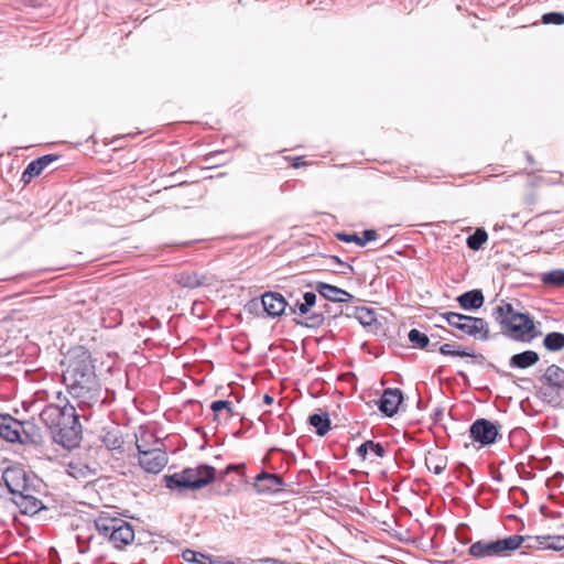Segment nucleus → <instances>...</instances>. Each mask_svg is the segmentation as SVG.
Listing matches in <instances>:
<instances>
[{
  "mask_svg": "<svg viewBox=\"0 0 564 564\" xmlns=\"http://www.w3.org/2000/svg\"><path fill=\"white\" fill-rule=\"evenodd\" d=\"M540 360V356L534 350H525L519 354H514L509 359L510 368L527 369L534 366Z\"/></svg>",
  "mask_w": 564,
  "mask_h": 564,
  "instance_id": "nucleus-21",
  "label": "nucleus"
},
{
  "mask_svg": "<svg viewBox=\"0 0 564 564\" xmlns=\"http://www.w3.org/2000/svg\"><path fill=\"white\" fill-rule=\"evenodd\" d=\"M368 451L369 446H365V442L357 448V453L362 459H366Z\"/></svg>",
  "mask_w": 564,
  "mask_h": 564,
  "instance_id": "nucleus-42",
  "label": "nucleus"
},
{
  "mask_svg": "<svg viewBox=\"0 0 564 564\" xmlns=\"http://www.w3.org/2000/svg\"><path fill=\"white\" fill-rule=\"evenodd\" d=\"M94 523L98 533L107 538L115 547L121 549L134 540L132 525L123 519L101 514Z\"/></svg>",
  "mask_w": 564,
  "mask_h": 564,
  "instance_id": "nucleus-5",
  "label": "nucleus"
},
{
  "mask_svg": "<svg viewBox=\"0 0 564 564\" xmlns=\"http://www.w3.org/2000/svg\"><path fill=\"white\" fill-rule=\"evenodd\" d=\"M377 231L375 229H366L362 231V236L359 237L357 234L337 232L336 238L340 241L350 243L355 242L360 247H365L368 242L377 239Z\"/></svg>",
  "mask_w": 564,
  "mask_h": 564,
  "instance_id": "nucleus-23",
  "label": "nucleus"
},
{
  "mask_svg": "<svg viewBox=\"0 0 564 564\" xmlns=\"http://www.w3.org/2000/svg\"><path fill=\"white\" fill-rule=\"evenodd\" d=\"M500 427L498 422L484 417L477 419L469 426V438L477 443L479 448L490 446L501 438Z\"/></svg>",
  "mask_w": 564,
  "mask_h": 564,
  "instance_id": "nucleus-9",
  "label": "nucleus"
},
{
  "mask_svg": "<svg viewBox=\"0 0 564 564\" xmlns=\"http://www.w3.org/2000/svg\"><path fill=\"white\" fill-rule=\"evenodd\" d=\"M216 478V469L213 466L200 464L196 467H187L178 473L165 475L163 481L166 488L178 494L188 490L200 489Z\"/></svg>",
  "mask_w": 564,
  "mask_h": 564,
  "instance_id": "nucleus-4",
  "label": "nucleus"
},
{
  "mask_svg": "<svg viewBox=\"0 0 564 564\" xmlns=\"http://www.w3.org/2000/svg\"><path fill=\"white\" fill-rule=\"evenodd\" d=\"M443 416V410L437 408L434 410L432 417L435 422H437Z\"/></svg>",
  "mask_w": 564,
  "mask_h": 564,
  "instance_id": "nucleus-44",
  "label": "nucleus"
},
{
  "mask_svg": "<svg viewBox=\"0 0 564 564\" xmlns=\"http://www.w3.org/2000/svg\"><path fill=\"white\" fill-rule=\"evenodd\" d=\"M242 468H245V466H243V465L235 466V465H231V464H230V465H228V466H227V468H226V470H225V474H228V473H229V471H231V470H238V469H242Z\"/></svg>",
  "mask_w": 564,
  "mask_h": 564,
  "instance_id": "nucleus-45",
  "label": "nucleus"
},
{
  "mask_svg": "<svg viewBox=\"0 0 564 564\" xmlns=\"http://www.w3.org/2000/svg\"><path fill=\"white\" fill-rule=\"evenodd\" d=\"M539 380L541 399L552 406H560L564 401V369L557 365H551Z\"/></svg>",
  "mask_w": 564,
  "mask_h": 564,
  "instance_id": "nucleus-6",
  "label": "nucleus"
},
{
  "mask_svg": "<svg viewBox=\"0 0 564 564\" xmlns=\"http://www.w3.org/2000/svg\"><path fill=\"white\" fill-rule=\"evenodd\" d=\"M40 419L50 431L54 443L67 449L79 445L83 430L75 406H67L66 410L45 406Z\"/></svg>",
  "mask_w": 564,
  "mask_h": 564,
  "instance_id": "nucleus-2",
  "label": "nucleus"
},
{
  "mask_svg": "<svg viewBox=\"0 0 564 564\" xmlns=\"http://www.w3.org/2000/svg\"><path fill=\"white\" fill-rule=\"evenodd\" d=\"M274 560L272 558H267L265 562H273Z\"/></svg>",
  "mask_w": 564,
  "mask_h": 564,
  "instance_id": "nucleus-50",
  "label": "nucleus"
},
{
  "mask_svg": "<svg viewBox=\"0 0 564 564\" xmlns=\"http://www.w3.org/2000/svg\"><path fill=\"white\" fill-rule=\"evenodd\" d=\"M261 304L270 317L281 316L289 306L284 296L278 292H265L261 296Z\"/></svg>",
  "mask_w": 564,
  "mask_h": 564,
  "instance_id": "nucleus-14",
  "label": "nucleus"
},
{
  "mask_svg": "<svg viewBox=\"0 0 564 564\" xmlns=\"http://www.w3.org/2000/svg\"><path fill=\"white\" fill-rule=\"evenodd\" d=\"M273 401H274V400H273V398H272L271 395H269V394H264V397H263V402H264L265 404L270 405V404H272V403H273Z\"/></svg>",
  "mask_w": 564,
  "mask_h": 564,
  "instance_id": "nucleus-46",
  "label": "nucleus"
},
{
  "mask_svg": "<svg viewBox=\"0 0 564 564\" xmlns=\"http://www.w3.org/2000/svg\"><path fill=\"white\" fill-rule=\"evenodd\" d=\"M488 234L484 228H477L474 234L469 235L466 239L467 247L470 250L477 251L487 241Z\"/></svg>",
  "mask_w": 564,
  "mask_h": 564,
  "instance_id": "nucleus-32",
  "label": "nucleus"
},
{
  "mask_svg": "<svg viewBox=\"0 0 564 564\" xmlns=\"http://www.w3.org/2000/svg\"><path fill=\"white\" fill-rule=\"evenodd\" d=\"M543 24H555L562 25L564 24V13L562 12H547L542 15Z\"/></svg>",
  "mask_w": 564,
  "mask_h": 564,
  "instance_id": "nucleus-38",
  "label": "nucleus"
},
{
  "mask_svg": "<svg viewBox=\"0 0 564 564\" xmlns=\"http://www.w3.org/2000/svg\"><path fill=\"white\" fill-rule=\"evenodd\" d=\"M23 422L18 421L10 414H0V437L7 442L14 443L21 441L20 429Z\"/></svg>",
  "mask_w": 564,
  "mask_h": 564,
  "instance_id": "nucleus-15",
  "label": "nucleus"
},
{
  "mask_svg": "<svg viewBox=\"0 0 564 564\" xmlns=\"http://www.w3.org/2000/svg\"><path fill=\"white\" fill-rule=\"evenodd\" d=\"M440 352L444 356H453V357H473L475 359L484 360V356L481 354H475L473 350H462L456 348L455 345L444 344L440 347Z\"/></svg>",
  "mask_w": 564,
  "mask_h": 564,
  "instance_id": "nucleus-27",
  "label": "nucleus"
},
{
  "mask_svg": "<svg viewBox=\"0 0 564 564\" xmlns=\"http://www.w3.org/2000/svg\"><path fill=\"white\" fill-rule=\"evenodd\" d=\"M527 159L530 163H533V158L530 153H527Z\"/></svg>",
  "mask_w": 564,
  "mask_h": 564,
  "instance_id": "nucleus-47",
  "label": "nucleus"
},
{
  "mask_svg": "<svg viewBox=\"0 0 564 564\" xmlns=\"http://www.w3.org/2000/svg\"><path fill=\"white\" fill-rule=\"evenodd\" d=\"M329 260L335 262L339 267L338 273L346 275V274H349V273L354 272L352 265L347 263V262H345V261H343V260H340L339 257L330 256Z\"/></svg>",
  "mask_w": 564,
  "mask_h": 564,
  "instance_id": "nucleus-39",
  "label": "nucleus"
},
{
  "mask_svg": "<svg viewBox=\"0 0 564 564\" xmlns=\"http://www.w3.org/2000/svg\"><path fill=\"white\" fill-rule=\"evenodd\" d=\"M47 401L48 404L46 406H58L62 410H66L67 406H74L61 391H56L51 397H47Z\"/></svg>",
  "mask_w": 564,
  "mask_h": 564,
  "instance_id": "nucleus-36",
  "label": "nucleus"
},
{
  "mask_svg": "<svg viewBox=\"0 0 564 564\" xmlns=\"http://www.w3.org/2000/svg\"><path fill=\"white\" fill-rule=\"evenodd\" d=\"M21 444L40 445L43 442L41 429L32 422H23V427L20 429Z\"/></svg>",
  "mask_w": 564,
  "mask_h": 564,
  "instance_id": "nucleus-22",
  "label": "nucleus"
},
{
  "mask_svg": "<svg viewBox=\"0 0 564 564\" xmlns=\"http://www.w3.org/2000/svg\"><path fill=\"white\" fill-rule=\"evenodd\" d=\"M456 301L465 311H477L485 303V296L479 289L470 290L457 296Z\"/></svg>",
  "mask_w": 564,
  "mask_h": 564,
  "instance_id": "nucleus-20",
  "label": "nucleus"
},
{
  "mask_svg": "<svg viewBox=\"0 0 564 564\" xmlns=\"http://www.w3.org/2000/svg\"><path fill=\"white\" fill-rule=\"evenodd\" d=\"M441 317L445 319L449 326L458 329L464 335L482 341L490 338L489 325L481 317L464 315L456 312L442 313Z\"/></svg>",
  "mask_w": 564,
  "mask_h": 564,
  "instance_id": "nucleus-8",
  "label": "nucleus"
},
{
  "mask_svg": "<svg viewBox=\"0 0 564 564\" xmlns=\"http://www.w3.org/2000/svg\"><path fill=\"white\" fill-rule=\"evenodd\" d=\"M62 365L63 383L67 392L76 399L78 408L84 411L100 403L101 384L96 375V367L90 351L84 346L70 348L64 356Z\"/></svg>",
  "mask_w": 564,
  "mask_h": 564,
  "instance_id": "nucleus-1",
  "label": "nucleus"
},
{
  "mask_svg": "<svg viewBox=\"0 0 564 564\" xmlns=\"http://www.w3.org/2000/svg\"><path fill=\"white\" fill-rule=\"evenodd\" d=\"M425 465L435 475H441L446 468V459L438 454L429 453L425 457Z\"/></svg>",
  "mask_w": 564,
  "mask_h": 564,
  "instance_id": "nucleus-31",
  "label": "nucleus"
},
{
  "mask_svg": "<svg viewBox=\"0 0 564 564\" xmlns=\"http://www.w3.org/2000/svg\"><path fill=\"white\" fill-rule=\"evenodd\" d=\"M13 502L21 509L22 513L35 514L43 509V503L34 497L30 489L13 498Z\"/></svg>",
  "mask_w": 564,
  "mask_h": 564,
  "instance_id": "nucleus-19",
  "label": "nucleus"
},
{
  "mask_svg": "<svg viewBox=\"0 0 564 564\" xmlns=\"http://www.w3.org/2000/svg\"><path fill=\"white\" fill-rule=\"evenodd\" d=\"M524 541L522 535L513 534L495 541L480 540L469 546V554L476 558L506 556L519 549Z\"/></svg>",
  "mask_w": 564,
  "mask_h": 564,
  "instance_id": "nucleus-7",
  "label": "nucleus"
},
{
  "mask_svg": "<svg viewBox=\"0 0 564 564\" xmlns=\"http://www.w3.org/2000/svg\"><path fill=\"white\" fill-rule=\"evenodd\" d=\"M175 282L182 288L196 289L205 284V278L195 272H182L175 276Z\"/></svg>",
  "mask_w": 564,
  "mask_h": 564,
  "instance_id": "nucleus-25",
  "label": "nucleus"
},
{
  "mask_svg": "<svg viewBox=\"0 0 564 564\" xmlns=\"http://www.w3.org/2000/svg\"><path fill=\"white\" fill-rule=\"evenodd\" d=\"M354 315L362 326H371L377 322L373 310L366 306L356 307Z\"/></svg>",
  "mask_w": 564,
  "mask_h": 564,
  "instance_id": "nucleus-34",
  "label": "nucleus"
},
{
  "mask_svg": "<svg viewBox=\"0 0 564 564\" xmlns=\"http://www.w3.org/2000/svg\"><path fill=\"white\" fill-rule=\"evenodd\" d=\"M2 479L13 497L29 490L28 477L20 467H8L2 474Z\"/></svg>",
  "mask_w": 564,
  "mask_h": 564,
  "instance_id": "nucleus-12",
  "label": "nucleus"
},
{
  "mask_svg": "<svg viewBox=\"0 0 564 564\" xmlns=\"http://www.w3.org/2000/svg\"><path fill=\"white\" fill-rule=\"evenodd\" d=\"M543 346L550 351H558L564 348V334L560 332H551L545 335Z\"/></svg>",
  "mask_w": 564,
  "mask_h": 564,
  "instance_id": "nucleus-29",
  "label": "nucleus"
},
{
  "mask_svg": "<svg viewBox=\"0 0 564 564\" xmlns=\"http://www.w3.org/2000/svg\"><path fill=\"white\" fill-rule=\"evenodd\" d=\"M59 159L57 154H45L31 161L22 173L21 181L29 184L34 177L39 176L45 167Z\"/></svg>",
  "mask_w": 564,
  "mask_h": 564,
  "instance_id": "nucleus-16",
  "label": "nucleus"
},
{
  "mask_svg": "<svg viewBox=\"0 0 564 564\" xmlns=\"http://www.w3.org/2000/svg\"><path fill=\"white\" fill-rule=\"evenodd\" d=\"M492 318L500 325L501 333L517 341L528 343L534 335V322L528 313H519L511 303L502 301L492 310Z\"/></svg>",
  "mask_w": 564,
  "mask_h": 564,
  "instance_id": "nucleus-3",
  "label": "nucleus"
},
{
  "mask_svg": "<svg viewBox=\"0 0 564 564\" xmlns=\"http://www.w3.org/2000/svg\"><path fill=\"white\" fill-rule=\"evenodd\" d=\"M543 284L549 286H563L564 285V270L556 269L545 272L541 276Z\"/></svg>",
  "mask_w": 564,
  "mask_h": 564,
  "instance_id": "nucleus-33",
  "label": "nucleus"
},
{
  "mask_svg": "<svg viewBox=\"0 0 564 564\" xmlns=\"http://www.w3.org/2000/svg\"><path fill=\"white\" fill-rule=\"evenodd\" d=\"M139 453V465L147 473L158 474L167 464V456L161 448H147L144 444L137 442L135 444Z\"/></svg>",
  "mask_w": 564,
  "mask_h": 564,
  "instance_id": "nucleus-10",
  "label": "nucleus"
},
{
  "mask_svg": "<svg viewBox=\"0 0 564 564\" xmlns=\"http://www.w3.org/2000/svg\"><path fill=\"white\" fill-rule=\"evenodd\" d=\"M436 346H437V343L433 344V345L431 346V350H434V349L436 348Z\"/></svg>",
  "mask_w": 564,
  "mask_h": 564,
  "instance_id": "nucleus-48",
  "label": "nucleus"
},
{
  "mask_svg": "<svg viewBox=\"0 0 564 564\" xmlns=\"http://www.w3.org/2000/svg\"><path fill=\"white\" fill-rule=\"evenodd\" d=\"M182 556L186 562H193L197 564H214L220 562L219 558H214L212 555H206L189 549L185 550Z\"/></svg>",
  "mask_w": 564,
  "mask_h": 564,
  "instance_id": "nucleus-30",
  "label": "nucleus"
},
{
  "mask_svg": "<svg viewBox=\"0 0 564 564\" xmlns=\"http://www.w3.org/2000/svg\"><path fill=\"white\" fill-rule=\"evenodd\" d=\"M365 446H369V451L378 457H384L387 454L386 447L381 443H376L369 440L365 442Z\"/></svg>",
  "mask_w": 564,
  "mask_h": 564,
  "instance_id": "nucleus-40",
  "label": "nucleus"
},
{
  "mask_svg": "<svg viewBox=\"0 0 564 564\" xmlns=\"http://www.w3.org/2000/svg\"><path fill=\"white\" fill-rule=\"evenodd\" d=\"M408 338L414 346L421 349L430 347L429 336L416 328L409 332Z\"/></svg>",
  "mask_w": 564,
  "mask_h": 564,
  "instance_id": "nucleus-35",
  "label": "nucleus"
},
{
  "mask_svg": "<svg viewBox=\"0 0 564 564\" xmlns=\"http://www.w3.org/2000/svg\"><path fill=\"white\" fill-rule=\"evenodd\" d=\"M102 444L109 449L122 454L124 452L121 433L118 430L107 431L101 437Z\"/></svg>",
  "mask_w": 564,
  "mask_h": 564,
  "instance_id": "nucleus-24",
  "label": "nucleus"
},
{
  "mask_svg": "<svg viewBox=\"0 0 564 564\" xmlns=\"http://www.w3.org/2000/svg\"><path fill=\"white\" fill-rule=\"evenodd\" d=\"M283 485V479L279 475L267 471H262L257 475L253 484L258 494L276 492Z\"/></svg>",
  "mask_w": 564,
  "mask_h": 564,
  "instance_id": "nucleus-17",
  "label": "nucleus"
},
{
  "mask_svg": "<svg viewBox=\"0 0 564 564\" xmlns=\"http://www.w3.org/2000/svg\"><path fill=\"white\" fill-rule=\"evenodd\" d=\"M458 375L462 377V378H466V375L464 372H458Z\"/></svg>",
  "mask_w": 564,
  "mask_h": 564,
  "instance_id": "nucleus-49",
  "label": "nucleus"
},
{
  "mask_svg": "<svg viewBox=\"0 0 564 564\" xmlns=\"http://www.w3.org/2000/svg\"><path fill=\"white\" fill-rule=\"evenodd\" d=\"M288 308L290 314L304 317V321H297L296 323L305 327L315 328L324 323V311H312V307L303 301L296 300L294 304H289Z\"/></svg>",
  "mask_w": 564,
  "mask_h": 564,
  "instance_id": "nucleus-11",
  "label": "nucleus"
},
{
  "mask_svg": "<svg viewBox=\"0 0 564 564\" xmlns=\"http://www.w3.org/2000/svg\"><path fill=\"white\" fill-rule=\"evenodd\" d=\"M210 409L214 412V419L215 420L218 419V413L220 411H223V410L227 411V413L230 416L234 415L232 404H231V402H229L227 400H216V401H213L212 404H210Z\"/></svg>",
  "mask_w": 564,
  "mask_h": 564,
  "instance_id": "nucleus-37",
  "label": "nucleus"
},
{
  "mask_svg": "<svg viewBox=\"0 0 564 564\" xmlns=\"http://www.w3.org/2000/svg\"><path fill=\"white\" fill-rule=\"evenodd\" d=\"M317 296L314 292H305L303 294V302L307 304L310 307H314L316 305Z\"/></svg>",
  "mask_w": 564,
  "mask_h": 564,
  "instance_id": "nucleus-41",
  "label": "nucleus"
},
{
  "mask_svg": "<svg viewBox=\"0 0 564 564\" xmlns=\"http://www.w3.org/2000/svg\"><path fill=\"white\" fill-rule=\"evenodd\" d=\"M538 542L541 549H550L554 551L564 550V535L538 536Z\"/></svg>",
  "mask_w": 564,
  "mask_h": 564,
  "instance_id": "nucleus-28",
  "label": "nucleus"
},
{
  "mask_svg": "<svg viewBox=\"0 0 564 564\" xmlns=\"http://www.w3.org/2000/svg\"><path fill=\"white\" fill-rule=\"evenodd\" d=\"M304 164H305V162H304V158H303V156H297V158H294V159H293V163H292V165H293L294 167H296V169H297V167H300V166H302V165H304Z\"/></svg>",
  "mask_w": 564,
  "mask_h": 564,
  "instance_id": "nucleus-43",
  "label": "nucleus"
},
{
  "mask_svg": "<svg viewBox=\"0 0 564 564\" xmlns=\"http://www.w3.org/2000/svg\"><path fill=\"white\" fill-rule=\"evenodd\" d=\"M315 289L321 296L332 302H349L354 297L349 292L324 282H317Z\"/></svg>",
  "mask_w": 564,
  "mask_h": 564,
  "instance_id": "nucleus-18",
  "label": "nucleus"
},
{
  "mask_svg": "<svg viewBox=\"0 0 564 564\" xmlns=\"http://www.w3.org/2000/svg\"><path fill=\"white\" fill-rule=\"evenodd\" d=\"M308 423L315 429L318 436H324L330 430V419L327 413H314L310 415Z\"/></svg>",
  "mask_w": 564,
  "mask_h": 564,
  "instance_id": "nucleus-26",
  "label": "nucleus"
},
{
  "mask_svg": "<svg viewBox=\"0 0 564 564\" xmlns=\"http://www.w3.org/2000/svg\"><path fill=\"white\" fill-rule=\"evenodd\" d=\"M403 401V393L398 388L384 389L379 401V410L388 417H392Z\"/></svg>",
  "mask_w": 564,
  "mask_h": 564,
  "instance_id": "nucleus-13",
  "label": "nucleus"
}]
</instances>
